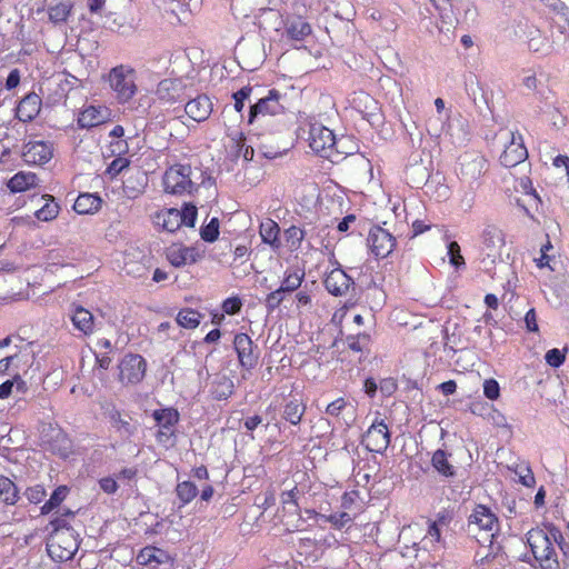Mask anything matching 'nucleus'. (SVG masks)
I'll return each mask as SVG.
<instances>
[{
	"label": "nucleus",
	"mask_w": 569,
	"mask_h": 569,
	"mask_svg": "<svg viewBox=\"0 0 569 569\" xmlns=\"http://www.w3.org/2000/svg\"><path fill=\"white\" fill-rule=\"evenodd\" d=\"M526 541L541 569L560 568L555 546H558L565 556L569 549L563 533L552 522H545L541 527L530 529L526 533Z\"/></svg>",
	"instance_id": "obj_1"
},
{
	"label": "nucleus",
	"mask_w": 569,
	"mask_h": 569,
	"mask_svg": "<svg viewBox=\"0 0 569 569\" xmlns=\"http://www.w3.org/2000/svg\"><path fill=\"white\" fill-rule=\"evenodd\" d=\"M79 546V535L74 529H67L50 535L47 551L54 562H64L73 558Z\"/></svg>",
	"instance_id": "obj_2"
},
{
	"label": "nucleus",
	"mask_w": 569,
	"mask_h": 569,
	"mask_svg": "<svg viewBox=\"0 0 569 569\" xmlns=\"http://www.w3.org/2000/svg\"><path fill=\"white\" fill-rule=\"evenodd\" d=\"M500 526L497 516L486 506L478 505L468 518V531L476 533V531L483 532L482 539L477 537L480 543L489 542L492 547L493 538L499 532Z\"/></svg>",
	"instance_id": "obj_3"
},
{
	"label": "nucleus",
	"mask_w": 569,
	"mask_h": 569,
	"mask_svg": "<svg viewBox=\"0 0 569 569\" xmlns=\"http://www.w3.org/2000/svg\"><path fill=\"white\" fill-rule=\"evenodd\" d=\"M162 184L164 191L171 194H191L199 188L192 180L191 167L184 164L170 167L163 174Z\"/></svg>",
	"instance_id": "obj_4"
},
{
	"label": "nucleus",
	"mask_w": 569,
	"mask_h": 569,
	"mask_svg": "<svg viewBox=\"0 0 569 569\" xmlns=\"http://www.w3.org/2000/svg\"><path fill=\"white\" fill-rule=\"evenodd\" d=\"M136 71L128 66H117L109 72L108 81L118 102H128L137 92Z\"/></svg>",
	"instance_id": "obj_5"
},
{
	"label": "nucleus",
	"mask_w": 569,
	"mask_h": 569,
	"mask_svg": "<svg viewBox=\"0 0 569 569\" xmlns=\"http://www.w3.org/2000/svg\"><path fill=\"white\" fill-rule=\"evenodd\" d=\"M282 98L283 96L277 89H270L268 96L250 106L248 122L253 123L260 117L282 114L284 112V106L281 103Z\"/></svg>",
	"instance_id": "obj_6"
},
{
	"label": "nucleus",
	"mask_w": 569,
	"mask_h": 569,
	"mask_svg": "<svg viewBox=\"0 0 569 569\" xmlns=\"http://www.w3.org/2000/svg\"><path fill=\"white\" fill-rule=\"evenodd\" d=\"M305 271H286V277L281 286L267 296L266 302L269 309L279 307L282 302L291 298L292 293L301 286Z\"/></svg>",
	"instance_id": "obj_7"
},
{
	"label": "nucleus",
	"mask_w": 569,
	"mask_h": 569,
	"mask_svg": "<svg viewBox=\"0 0 569 569\" xmlns=\"http://www.w3.org/2000/svg\"><path fill=\"white\" fill-rule=\"evenodd\" d=\"M119 380L126 385H137L144 378L147 362L140 355L128 353L118 365Z\"/></svg>",
	"instance_id": "obj_8"
},
{
	"label": "nucleus",
	"mask_w": 569,
	"mask_h": 569,
	"mask_svg": "<svg viewBox=\"0 0 569 569\" xmlns=\"http://www.w3.org/2000/svg\"><path fill=\"white\" fill-rule=\"evenodd\" d=\"M390 431L382 419L376 418L363 436L367 450L383 453L390 445Z\"/></svg>",
	"instance_id": "obj_9"
},
{
	"label": "nucleus",
	"mask_w": 569,
	"mask_h": 569,
	"mask_svg": "<svg viewBox=\"0 0 569 569\" xmlns=\"http://www.w3.org/2000/svg\"><path fill=\"white\" fill-rule=\"evenodd\" d=\"M308 140L311 150L322 158H329V151L336 144L332 130L321 124H311Z\"/></svg>",
	"instance_id": "obj_10"
},
{
	"label": "nucleus",
	"mask_w": 569,
	"mask_h": 569,
	"mask_svg": "<svg viewBox=\"0 0 569 569\" xmlns=\"http://www.w3.org/2000/svg\"><path fill=\"white\" fill-rule=\"evenodd\" d=\"M368 244L377 258H387L396 247V238L380 226H373L368 236Z\"/></svg>",
	"instance_id": "obj_11"
},
{
	"label": "nucleus",
	"mask_w": 569,
	"mask_h": 569,
	"mask_svg": "<svg viewBox=\"0 0 569 569\" xmlns=\"http://www.w3.org/2000/svg\"><path fill=\"white\" fill-rule=\"evenodd\" d=\"M355 109L359 111L371 127L378 128L383 124V116L379 102L371 96L360 92L353 99Z\"/></svg>",
	"instance_id": "obj_12"
},
{
	"label": "nucleus",
	"mask_w": 569,
	"mask_h": 569,
	"mask_svg": "<svg viewBox=\"0 0 569 569\" xmlns=\"http://www.w3.org/2000/svg\"><path fill=\"white\" fill-rule=\"evenodd\" d=\"M137 562L152 569H171L173 559L166 550L148 546L140 550Z\"/></svg>",
	"instance_id": "obj_13"
},
{
	"label": "nucleus",
	"mask_w": 569,
	"mask_h": 569,
	"mask_svg": "<svg viewBox=\"0 0 569 569\" xmlns=\"http://www.w3.org/2000/svg\"><path fill=\"white\" fill-rule=\"evenodd\" d=\"M186 87L182 79H163L158 83L156 94L159 100L164 102H182L186 99Z\"/></svg>",
	"instance_id": "obj_14"
},
{
	"label": "nucleus",
	"mask_w": 569,
	"mask_h": 569,
	"mask_svg": "<svg viewBox=\"0 0 569 569\" xmlns=\"http://www.w3.org/2000/svg\"><path fill=\"white\" fill-rule=\"evenodd\" d=\"M527 158L528 151L523 144L522 137L516 138L511 132V141L501 153L500 163L506 168H513L523 163Z\"/></svg>",
	"instance_id": "obj_15"
},
{
	"label": "nucleus",
	"mask_w": 569,
	"mask_h": 569,
	"mask_svg": "<svg viewBox=\"0 0 569 569\" xmlns=\"http://www.w3.org/2000/svg\"><path fill=\"white\" fill-rule=\"evenodd\" d=\"M323 282L328 292L336 297L347 295L350 287L355 284L353 279L348 276L340 266L331 270L326 276Z\"/></svg>",
	"instance_id": "obj_16"
},
{
	"label": "nucleus",
	"mask_w": 569,
	"mask_h": 569,
	"mask_svg": "<svg viewBox=\"0 0 569 569\" xmlns=\"http://www.w3.org/2000/svg\"><path fill=\"white\" fill-rule=\"evenodd\" d=\"M234 349L242 368L251 370L258 362V356L253 352L252 340L246 333H239L233 340Z\"/></svg>",
	"instance_id": "obj_17"
},
{
	"label": "nucleus",
	"mask_w": 569,
	"mask_h": 569,
	"mask_svg": "<svg viewBox=\"0 0 569 569\" xmlns=\"http://www.w3.org/2000/svg\"><path fill=\"white\" fill-rule=\"evenodd\" d=\"M112 428L123 439H130L137 432V426L131 422L129 416H123L114 406L106 411Z\"/></svg>",
	"instance_id": "obj_18"
},
{
	"label": "nucleus",
	"mask_w": 569,
	"mask_h": 569,
	"mask_svg": "<svg viewBox=\"0 0 569 569\" xmlns=\"http://www.w3.org/2000/svg\"><path fill=\"white\" fill-rule=\"evenodd\" d=\"M41 103V98L37 93H28L19 102L16 109V117L22 122L32 121L39 114Z\"/></svg>",
	"instance_id": "obj_19"
},
{
	"label": "nucleus",
	"mask_w": 569,
	"mask_h": 569,
	"mask_svg": "<svg viewBox=\"0 0 569 569\" xmlns=\"http://www.w3.org/2000/svg\"><path fill=\"white\" fill-rule=\"evenodd\" d=\"M486 170L487 160L482 156L465 157L460 162V173L469 181L479 179Z\"/></svg>",
	"instance_id": "obj_20"
},
{
	"label": "nucleus",
	"mask_w": 569,
	"mask_h": 569,
	"mask_svg": "<svg viewBox=\"0 0 569 569\" xmlns=\"http://www.w3.org/2000/svg\"><path fill=\"white\" fill-rule=\"evenodd\" d=\"M186 113L194 121H204L212 112V103L209 97L201 94L189 100L184 106Z\"/></svg>",
	"instance_id": "obj_21"
},
{
	"label": "nucleus",
	"mask_w": 569,
	"mask_h": 569,
	"mask_svg": "<svg viewBox=\"0 0 569 569\" xmlns=\"http://www.w3.org/2000/svg\"><path fill=\"white\" fill-rule=\"evenodd\" d=\"M107 117V108L89 106L79 113L77 123L79 128L90 129L103 123Z\"/></svg>",
	"instance_id": "obj_22"
},
{
	"label": "nucleus",
	"mask_w": 569,
	"mask_h": 569,
	"mask_svg": "<svg viewBox=\"0 0 569 569\" xmlns=\"http://www.w3.org/2000/svg\"><path fill=\"white\" fill-rule=\"evenodd\" d=\"M482 243L485 246V249L488 250V258H495L498 251L505 244L503 232L493 224L487 226L482 231Z\"/></svg>",
	"instance_id": "obj_23"
},
{
	"label": "nucleus",
	"mask_w": 569,
	"mask_h": 569,
	"mask_svg": "<svg viewBox=\"0 0 569 569\" xmlns=\"http://www.w3.org/2000/svg\"><path fill=\"white\" fill-rule=\"evenodd\" d=\"M23 156L28 162L44 164L52 158V149L44 141L29 142Z\"/></svg>",
	"instance_id": "obj_24"
},
{
	"label": "nucleus",
	"mask_w": 569,
	"mask_h": 569,
	"mask_svg": "<svg viewBox=\"0 0 569 569\" xmlns=\"http://www.w3.org/2000/svg\"><path fill=\"white\" fill-rule=\"evenodd\" d=\"M154 223L161 227L163 230L168 232H174L183 223L181 220L180 210L177 208L166 209L164 211L158 212L154 217Z\"/></svg>",
	"instance_id": "obj_25"
},
{
	"label": "nucleus",
	"mask_w": 569,
	"mask_h": 569,
	"mask_svg": "<svg viewBox=\"0 0 569 569\" xmlns=\"http://www.w3.org/2000/svg\"><path fill=\"white\" fill-rule=\"evenodd\" d=\"M72 8L73 2L71 0H49L48 14L50 21L54 24L67 22Z\"/></svg>",
	"instance_id": "obj_26"
},
{
	"label": "nucleus",
	"mask_w": 569,
	"mask_h": 569,
	"mask_svg": "<svg viewBox=\"0 0 569 569\" xmlns=\"http://www.w3.org/2000/svg\"><path fill=\"white\" fill-rule=\"evenodd\" d=\"M102 199L98 193H80L73 203L79 214H93L101 208Z\"/></svg>",
	"instance_id": "obj_27"
},
{
	"label": "nucleus",
	"mask_w": 569,
	"mask_h": 569,
	"mask_svg": "<svg viewBox=\"0 0 569 569\" xmlns=\"http://www.w3.org/2000/svg\"><path fill=\"white\" fill-rule=\"evenodd\" d=\"M405 173L407 182L415 188H421L428 182L430 178L428 167L422 162L417 161L415 163L408 164L406 167Z\"/></svg>",
	"instance_id": "obj_28"
},
{
	"label": "nucleus",
	"mask_w": 569,
	"mask_h": 569,
	"mask_svg": "<svg viewBox=\"0 0 569 569\" xmlns=\"http://www.w3.org/2000/svg\"><path fill=\"white\" fill-rule=\"evenodd\" d=\"M259 233L262 242L269 244L272 249L278 250L281 247L279 239L280 227L276 221L267 219L261 222Z\"/></svg>",
	"instance_id": "obj_29"
},
{
	"label": "nucleus",
	"mask_w": 569,
	"mask_h": 569,
	"mask_svg": "<svg viewBox=\"0 0 569 569\" xmlns=\"http://www.w3.org/2000/svg\"><path fill=\"white\" fill-rule=\"evenodd\" d=\"M284 26L287 36L292 40H303L311 33V26L301 17L288 18Z\"/></svg>",
	"instance_id": "obj_30"
},
{
	"label": "nucleus",
	"mask_w": 569,
	"mask_h": 569,
	"mask_svg": "<svg viewBox=\"0 0 569 569\" xmlns=\"http://www.w3.org/2000/svg\"><path fill=\"white\" fill-rule=\"evenodd\" d=\"M451 455L442 449H438L433 452L431 458V465L439 475L446 478L453 477L456 475L455 466L449 461Z\"/></svg>",
	"instance_id": "obj_31"
},
{
	"label": "nucleus",
	"mask_w": 569,
	"mask_h": 569,
	"mask_svg": "<svg viewBox=\"0 0 569 569\" xmlns=\"http://www.w3.org/2000/svg\"><path fill=\"white\" fill-rule=\"evenodd\" d=\"M37 176L31 172L20 171L16 173L7 183L9 190L13 193L22 192L37 184Z\"/></svg>",
	"instance_id": "obj_32"
},
{
	"label": "nucleus",
	"mask_w": 569,
	"mask_h": 569,
	"mask_svg": "<svg viewBox=\"0 0 569 569\" xmlns=\"http://www.w3.org/2000/svg\"><path fill=\"white\" fill-rule=\"evenodd\" d=\"M305 412L306 405L299 399H291L283 407L282 418L289 423L297 426L300 423Z\"/></svg>",
	"instance_id": "obj_33"
},
{
	"label": "nucleus",
	"mask_w": 569,
	"mask_h": 569,
	"mask_svg": "<svg viewBox=\"0 0 569 569\" xmlns=\"http://www.w3.org/2000/svg\"><path fill=\"white\" fill-rule=\"evenodd\" d=\"M152 417L156 420L158 427L166 430H173L174 426L179 421V412L173 408L154 410Z\"/></svg>",
	"instance_id": "obj_34"
},
{
	"label": "nucleus",
	"mask_w": 569,
	"mask_h": 569,
	"mask_svg": "<svg viewBox=\"0 0 569 569\" xmlns=\"http://www.w3.org/2000/svg\"><path fill=\"white\" fill-rule=\"evenodd\" d=\"M233 381L226 377H217L211 386V395L216 400H226L233 393Z\"/></svg>",
	"instance_id": "obj_35"
},
{
	"label": "nucleus",
	"mask_w": 569,
	"mask_h": 569,
	"mask_svg": "<svg viewBox=\"0 0 569 569\" xmlns=\"http://www.w3.org/2000/svg\"><path fill=\"white\" fill-rule=\"evenodd\" d=\"M0 500L7 506H14L19 500V490L8 477L0 476Z\"/></svg>",
	"instance_id": "obj_36"
},
{
	"label": "nucleus",
	"mask_w": 569,
	"mask_h": 569,
	"mask_svg": "<svg viewBox=\"0 0 569 569\" xmlns=\"http://www.w3.org/2000/svg\"><path fill=\"white\" fill-rule=\"evenodd\" d=\"M241 306H242V302H241L240 298L231 297V298L226 299L222 302V305H221L222 311H220L219 309H212L209 311V316L211 317V320H224V313H227L229 316H233L240 311Z\"/></svg>",
	"instance_id": "obj_37"
},
{
	"label": "nucleus",
	"mask_w": 569,
	"mask_h": 569,
	"mask_svg": "<svg viewBox=\"0 0 569 569\" xmlns=\"http://www.w3.org/2000/svg\"><path fill=\"white\" fill-rule=\"evenodd\" d=\"M146 186L147 177L143 172L140 171H136L134 174L129 176L123 183L124 192L130 198H136L138 194H140Z\"/></svg>",
	"instance_id": "obj_38"
},
{
	"label": "nucleus",
	"mask_w": 569,
	"mask_h": 569,
	"mask_svg": "<svg viewBox=\"0 0 569 569\" xmlns=\"http://www.w3.org/2000/svg\"><path fill=\"white\" fill-rule=\"evenodd\" d=\"M41 199L46 200V203L34 212V216L40 221H51L59 213V204L53 201V197L44 194Z\"/></svg>",
	"instance_id": "obj_39"
},
{
	"label": "nucleus",
	"mask_w": 569,
	"mask_h": 569,
	"mask_svg": "<svg viewBox=\"0 0 569 569\" xmlns=\"http://www.w3.org/2000/svg\"><path fill=\"white\" fill-rule=\"evenodd\" d=\"M176 492L181 502L180 507H183L197 497L198 488L191 481H182L177 485Z\"/></svg>",
	"instance_id": "obj_40"
},
{
	"label": "nucleus",
	"mask_w": 569,
	"mask_h": 569,
	"mask_svg": "<svg viewBox=\"0 0 569 569\" xmlns=\"http://www.w3.org/2000/svg\"><path fill=\"white\" fill-rule=\"evenodd\" d=\"M68 492L69 489L67 486L57 487L51 493L49 500H47L44 505L41 507V513L48 515L58 506H60V503L67 498Z\"/></svg>",
	"instance_id": "obj_41"
},
{
	"label": "nucleus",
	"mask_w": 569,
	"mask_h": 569,
	"mask_svg": "<svg viewBox=\"0 0 569 569\" xmlns=\"http://www.w3.org/2000/svg\"><path fill=\"white\" fill-rule=\"evenodd\" d=\"M301 491L295 486L290 490H286L281 493V503L284 509L290 512L297 513L299 511V497Z\"/></svg>",
	"instance_id": "obj_42"
},
{
	"label": "nucleus",
	"mask_w": 569,
	"mask_h": 569,
	"mask_svg": "<svg viewBox=\"0 0 569 569\" xmlns=\"http://www.w3.org/2000/svg\"><path fill=\"white\" fill-rule=\"evenodd\" d=\"M219 227L220 221L217 217L211 218V220L207 223L201 226L200 228V237L204 242L212 243L214 242L219 237Z\"/></svg>",
	"instance_id": "obj_43"
},
{
	"label": "nucleus",
	"mask_w": 569,
	"mask_h": 569,
	"mask_svg": "<svg viewBox=\"0 0 569 569\" xmlns=\"http://www.w3.org/2000/svg\"><path fill=\"white\" fill-rule=\"evenodd\" d=\"M350 408H353L352 405L343 397L337 398L331 401L326 408V415L339 418L345 411H348Z\"/></svg>",
	"instance_id": "obj_44"
},
{
	"label": "nucleus",
	"mask_w": 569,
	"mask_h": 569,
	"mask_svg": "<svg viewBox=\"0 0 569 569\" xmlns=\"http://www.w3.org/2000/svg\"><path fill=\"white\" fill-rule=\"evenodd\" d=\"M188 250H183V247L171 246L167 249V259L173 267H182L187 263Z\"/></svg>",
	"instance_id": "obj_45"
},
{
	"label": "nucleus",
	"mask_w": 569,
	"mask_h": 569,
	"mask_svg": "<svg viewBox=\"0 0 569 569\" xmlns=\"http://www.w3.org/2000/svg\"><path fill=\"white\" fill-rule=\"evenodd\" d=\"M179 210H180V214H181V220H183L182 226L193 228L196 226V221H197V217H198L197 207L191 202H186Z\"/></svg>",
	"instance_id": "obj_46"
},
{
	"label": "nucleus",
	"mask_w": 569,
	"mask_h": 569,
	"mask_svg": "<svg viewBox=\"0 0 569 569\" xmlns=\"http://www.w3.org/2000/svg\"><path fill=\"white\" fill-rule=\"evenodd\" d=\"M73 516H74V512L68 509L60 516L52 519L49 523V526L52 528L51 535H53L54 532H58V531L72 529L69 525L68 519Z\"/></svg>",
	"instance_id": "obj_47"
},
{
	"label": "nucleus",
	"mask_w": 569,
	"mask_h": 569,
	"mask_svg": "<svg viewBox=\"0 0 569 569\" xmlns=\"http://www.w3.org/2000/svg\"><path fill=\"white\" fill-rule=\"evenodd\" d=\"M289 148L290 147L288 143H283L282 146H277V147H272V146H268L267 143H262L259 147V150L264 158L272 160V159H276V158L284 154L289 150Z\"/></svg>",
	"instance_id": "obj_48"
},
{
	"label": "nucleus",
	"mask_w": 569,
	"mask_h": 569,
	"mask_svg": "<svg viewBox=\"0 0 569 569\" xmlns=\"http://www.w3.org/2000/svg\"><path fill=\"white\" fill-rule=\"evenodd\" d=\"M321 519H323L326 522L331 523L337 529L343 528L347 523L352 521V518L347 512H336L331 515H321Z\"/></svg>",
	"instance_id": "obj_49"
},
{
	"label": "nucleus",
	"mask_w": 569,
	"mask_h": 569,
	"mask_svg": "<svg viewBox=\"0 0 569 569\" xmlns=\"http://www.w3.org/2000/svg\"><path fill=\"white\" fill-rule=\"evenodd\" d=\"M448 256L450 264L453 266L456 269H459L465 266V259L460 253V247L458 242L451 241L448 243Z\"/></svg>",
	"instance_id": "obj_50"
},
{
	"label": "nucleus",
	"mask_w": 569,
	"mask_h": 569,
	"mask_svg": "<svg viewBox=\"0 0 569 569\" xmlns=\"http://www.w3.org/2000/svg\"><path fill=\"white\" fill-rule=\"evenodd\" d=\"M237 49L239 52L244 56L247 51H253L256 53V63L261 62L262 56H263V44L259 41H256L253 43H244L239 42L237 46Z\"/></svg>",
	"instance_id": "obj_51"
},
{
	"label": "nucleus",
	"mask_w": 569,
	"mask_h": 569,
	"mask_svg": "<svg viewBox=\"0 0 569 569\" xmlns=\"http://www.w3.org/2000/svg\"><path fill=\"white\" fill-rule=\"evenodd\" d=\"M24 496L30 503H40L47 496L46 489L42 485H34L28 487L24 491Z\"/></svg>",
	"instance_id": "obj_52"
},
{
	"label": "nucleus",
	"mask_w": 569,
	"mask_h": 569,
	"mask_svg": "<svg viewBox=\"0 0 569 569\" xmlns=\"http://www.w3.org/2000/svg\"><path fill=\"white\" fill-rule=\"evenodd\" d=\"M129 164H130L129 159L122 158V157H117L107 167L106 174L112 179V178L117 177L119 173H121L123 169L128 168Z\"/></svg>",
	"instance_id": "obj_53"
},
{
	"label": "nucleus",
	"mask_w": 569,
	"mask_h": 569,
	"mask_svg": "<svg viewBox=\"0 0 569 569\" xmlns=\"http://www.w3.org/2000/svg\"><path fill=\"white\" fill-rule=\"evenodd\" d=\"M251 92L252 88L250 86H244L232 93V99L234 100V109L237 112H241L243 110L244 101L249 99Z\"/></svg>",
	"instance_id": "obj_54"
},
{
	"label": "nucleus",
	"mask_w": 569,
	"mask_h": 569,
	"mask_svg": "<svg viewBox=\"0 0 569 569\" xmlns=\"http://www.w3.org/2000/svg\"><path fill=\"white\" fill-rule=\"evenodd\" d=\"M305 236H306L305 230H302L296 226H291L290 228H288L284 231V237H286L287 241L291 242V246L296 247V248L301 244V241L303 240Z\"/></svg>",
	"instance_id": "obj_55"
},
{
	"label": "nucleus",
	"mask_w": 569,
	"mask_h": 569,
	"mask_svg": "<svg viewBox=\"0 0 569 569\" xmlns=\"http://www.w3.org/2000/svg\"><path fill=\"white\" fill-rule=\"evenodd\" d=\"M483 395L489 400H497L500 397V386L496 379H486L483 381Z\"/></svg>",
	"instance_id": "obj_56"
},
{
	"label": "nucleus",
	"mask_w": 569,
	"mask_h": 569,
	"mask_svg": "<svg viewBox=\"0 0 569 569\" xmlns=\"http://www.w3.org/2000/svg\"><path fill=\"white\" fill-rule=\"evenodd\" d=\"M443 531L445 530L442 528L437 527L436 525H433L431 522H428V529H427V533H426L423 540L429 541L431 545H435V543L442 545L443 543V540H442Z\"/></svg>",
	"instance_id": "obj_57"
},
{
	"label": "nucleus",
	"mask_w": 569,
	"mask_h": 569,
	"mask_svg": "<svg viewBox=\"0 0 569 569\" xmlns=\"http://www.w3.org/2000/svg\"><path fill=\"white\" fill-rule=\"evenodd\" d=\"M69 311L71 312L70 320H94V316L80 305L71 303Z\"/></svg>",
	"instance_id": "obj_58"
},
{
	"label": "nucleus",
	"mask_w": 569,
	"mask_h": 569,
	"mask_svg": "<svg viewBox=\"0 0 569 569\" xmlns=\"http://www.w3.org/2000/svg\"><path fill=\"white\" fill-rule=\"evenodd\" d=\"M527 302L523 299H516L509 307L510 320H522Z\"/></svg>",
	"instance_id": "obj_59"
},
{
	"label": "nucleus",
	"mask_w": 569,
	"mask_h": 569,
	"mask_svg": "<svg viewBox=\"0 0 569 569\" xmlns=\"http://www.w3.org/2000/svg\"><path fill=\"white\" fill-rule=\"evenodd\" d=\"M546 362L553 368L560 367L565 362V355L557 348L550 349L545 356Z\"/></svg>",
	"instance_id": "obj_60"
},
{
	"label": "nucleus",
	"mask_w": 569,
	"mask_h": 569,
	"mask_svg": "<svg viewBox=\"0 0 569 569\" xmlns=\"http://www.w3.org/2000/svg\"><path fill=\"white\" fill-rule=\"evenodd\" d=\"M207 315L204 312H201L199 310L193 309H181L174 320H199L202 318H206Z\"/></svg>",
	"instance_id": "obj_61"
},
{
	"label": "nucleus",
	"mask_w": 569,
	"mask_h": 569,
	"mask_svg": "<svg viewBox=\"0 0 569 569\" xmlns=\"http://www.w3.org/2000/svg\"><path fill=\"white\" fill-rule=\"evenodd\" d=\"M99 486H100L101 490L108 495L116 493L119 488L117 478H113V477L101 478L99 480Z\"/></svg>",
	"instance_id": "obj_62"
},
{
	"label": "nucleus",
	"mask_w": 569,
	"mask_h": 569,
	"mask_svg": "<svg viewBox=\"0 0 569 569\" xmlns=\"http://www.w3.org/2000/svg\"><path fill=\"white\" fill-rule=\"evenodd\" d=\"M379 389L382 395L391 396L397 390V383L392 378L381 380Z\"/></svg>",
	"instance_id": "obj_63"
},
{
	"label": "nucleus",
	"mask_w": 569,
	"mask_h": 569,
	"mask_svg": "<svg viewBox=\"0 0 569 569\" xmlns=\"http://www.w3.org/2000/svg\"><path fill=\"white\" fill-rule=\"evenodd\" d=\"M20 83V72L18 69H13L9 72L6 80V88L8 90H12L17 88Z\"/></svg>",
	"instance_id": "obj_64"
}]
</instances>
